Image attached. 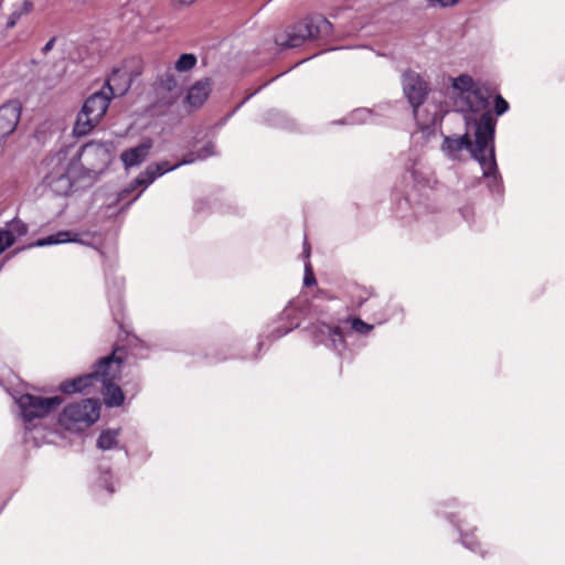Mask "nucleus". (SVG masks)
<instances>
[{"instance_id": "f257e3e1", "label": "nucleus", "mask_w": 565, "mask_h": 565, "mask_svg": "<svg viewBox=\"0 0 565 565\" xmlns=\"http://www.w3.org/2000/svg\"><path fill=\"white\" fill-rule=\"evenodd\" d=\"M107 145L103 142H89L82 148L63 147L43 161V183L57 195H71L82 186V180L94 171L83 166L82 158L98 157L105 164L109 159Z\"/></svg>"}, {"instance_id": "f03ea898", "label": "nucleus", "mask_w": 565, "mask_h": 565, "mask_svg": "<svg viewBox=\"0 0 565 565\" xmlns=\"http://www.w3.org/2000/svg\"><path fill=\"white\" fill-rule=\"evenodd\" d=\"M122 361V350L116 349L110 355L102 358L90 373L62 382L60 391L64 394L100 392L107 407H118L125 399L116 384Z\"/></svg>"}, {"instance_id": "7ed1b4c3", "label": "nucleus", "mask_w": 565, "mask_h": 565, "mask_svg": "<svg viewBox=\"0 0 565 565\" xmlns=\"http://www.w3.org/2000/svg\"><path fill=\"white\" fill-rule=\"evenodd\" d=\"M466 131L461 136H445L440 146L441 152L450 160L458 161L463 149L479 162L490 149L494 148L495 119L491 113L479 117L465 115Z\"/></svg>"}, {"instance_id": "20e7f679", "label": "nucleus", "mask_w": 565, "mask_h": 565, "mask_svg": "<svg viewBox=\"0 0 565 565\" xmlns=\"http://www.w3.org/2000/svg\"><path fill=\"white\" fill-rule=\"evenodd\" d=\"M130 86L127 73L115 70L103 88L86 98L74 125V135L86 136L106 114L111 98L122 95Z\"/></svg>"}, {"instance_id": "39448f33", "label": "nucleus", "mask_w": 565, "mask_h": 565, "mask_svg": "<svg viewBox=\"0 0 565 565\" xmlns=\"http://www.w3.org/2000/svg\"><path fill=\"white\" fill-rule=\"evenodd\" d=\"M402 86L404 95L413 107L414 117L420 128L422 136L431 134V128L441 120L444 109L441 106L427 104L422 108L429 92V83L426 77L413 70L402 74Z\"/></svg>"}, {"instance_id": "423d86ee", "label": "nucleus", "mask_w": 565, "mask_h": 565, "mask_svg": "<svg viewBox=\"0 0 565 565\" xmlns=\"http://www.w3.org/2000/svg\"><path fill=\"white\" fill-rule=\"evenodd\" d=\"M450 90L455 106L465 115L479 117L484 113H491L488 94L482 89L480 82L470 75L461 74L451 78Z\"/></svg>"}, {"instance_id": "0eeeda50", "label": "nucleus", "mask_w": 565, "mask_h": 565, "mask_svg": "<svg viewBox=\"0 0 565 565\" xmlns=\"http://www.w3.org/2000/svg\"><path fill=\"white\" fill-rule=\"evenodd\" d=\"M399 161L403 169V181L406 185L418 190H433L437 186L438 179L426 161L422 149L411 147L401 154Z\"/></svg>"}, {"instance_id": "6e6552de", "label": "nucleus", "mask_w": 565, "mask_h": 565, "mask_svg": "<svg viewBox=\"0 0 565 565\" xmlns=\"http://www.w3.org/2000/svg\"><path fill=\"white\" fill-rule=\"evenodd\" d=\"M100 416V403L96 398H86L66 405L58 415V424L72 433H79L94 425Z\"/></svg>"}, {"instance_id": "1a4fd4ad", "label": "nucleus", "mask_w": 565, "mask_h": 565, "mask_svg": "<svg viewBox=\"0 0 565 565\" xmlns=\"http://www.w3.org/2000/svg\"><path fill=\"white\" fill-rule=\"evenodd\" d=\"M331 31V23L322 15H311L292 25L285 33L278 34L276 43L284 47H298L306 40L327 35Z\"/></svg>"}, {"instance_id": "9d476101", "label": "nucleus", "mask_w": 565, "mask_h": 565, "mask_svg": "<svg viewBox=\"0 0 565 565\" xmlns=\"http://www.w3.org/2000/svg\"><path fill=\"white\" fill-rule=\"evenodd\" d=\"M215 154L213 142H206L199 151L189 152L180 162L169 166L167 161L149 164L129 185V191H134L141 186L142 190L148 188L157 178L172 171L181 166L190 164L199 160H205Z\"/></svg>"}, {"instance_id": "9b49d317", "label": "nucleus", "mask_w": 565, "mask_h": 565, "mask_svg": "<svg viewBox=\"0 0 565 565\" xmlns=\"http://www.w3.org/2000/svg\"><path fill=\"white\" fill-rule=\"evenodd\" d=\"M20 416L25 424H31L35 419H41L57 409L63 403L60 396H40L33 394H21L14 396Z\"/></svg>"}, {"instance_id": "f8f14e48", "label": "nucleus", "mask_w": 565, "mask_h": 565, "mask_svg": "<svg viewBox=\"0 0 565 565\" xmlns=\"http://www.w3.org/2000/svg\"><path fill=\"white\" fill-rule=\"evenodd\" d=\"M445 516L458 532L459 541L462 546L478 555H486L487 550L477 536L478 527L476 525L471 524L468 519L460 513L445 512Z\"/></svg>"}, {"instance_id": "ddd939ff", "label": "nucleus", "mask_w": 565, "mask_h": 565, "mask_svg": "<svg viewBox=\"0 0 565 565\" xmlns=\"http://www.w3.org/2000/svg\"><path fill=\"white\" fill-rule=\"evenodd\" d=\"M311 334L317 343L331 349L338 354H342L347 350V341L338 326L319 319L312 324Z\"/></svg>"}, {"instance_id": "4468645a", "label": "nucleus", "mask_w": 565, "mask_h": 565, "mask_svg": "<svg viewBox=\"0 0 565 565\" xmlns=\"http://www.w3.org/2000/svg\"><path fill=\"white\" fill-rule=\"evenodd\" d=\"M478 163L482 170L483 178L488 180L489 191L494 195H501L503 191L502 178L498 170L494 148L490 149L486 157H481Z\"/></svg>"}, {"instance_id": "2eb2a0df", "label": "nucleus", "mask_w": 565, "mask_h": 565, "mask_svg": "<svg viewBox=\"0 0 565 565\" xmlns=\"http://www.w3.org/2000/svg\"><path fill=\"white\" fill-rule=\"evenodd\" d=\"M152 145V140L150 138H146L137 147L122 151L120 159L125 168L129 169L140 166L149 156Z\"/></svg>"}, {"instance_id": "dca6fc26", "label": "nucleus", "mask_w": 565, "mask_h": 565, "mask_svg": "<svg viewBox=\"0 0 565 565\" xmlns=\"http://www.w3.org/2000/svg\"><path fill=\"white\" fill-rule=\"evenodd\" d=\"M279 321L286 322L282 326H278L273 330V337L275 339L281 338L289 333L294 328L299 326V317L297 315L296 303L290 301L281 311Z\"/></svg>"}, {"instance_id": "f3484780", "label": "nucleus", "mask_w": 565, "mask_h": 565, "mask_svg": "<svg viewBox=\"0 0 565 565\" xmlns=\"http://www.w3.org/2000/svg\"><path fill=\"white\" fill-rule=\"evenodd\" d=\"M64 243H78L87 245V243L81 238L79 233L73 231H60L55 234L49 235L43 238H39L33 246L43 247L50 245H57Z\"/></svg>"}, {"instance_id": "a211bd4d", "label": "nucleus", "mask_w": 565, "mask_h": 565, "mask_svg": "<svg viewBox=\"0 0 565 565\" xmlns=\"http://www.w3.org/2000/svg\"><path fill=\"white\" fill-rule=\"evenodd\" d=\"M210 94V85L207 81H200L190 87L186 95V103L191 107H200Z\"/></svg>"}, {"instance_id": "6ab92c4d", "label": "nucleus", "mask_w": 565, "mask_h": 565, "mask_svg": "<svg viewBox=\"0 0 565 565\" xmlns=\"http://www.w3.org/2000/svg\"><path fill=\"white\" fill-rule=\"evenodd\" d=\"M120 428H107L100 431L96 446L100 450H113L119 447Z\"/></svg>"}, {"instance_id": "aec40b11", "label": "nucleus", "mask_w": 565, "mask_h": 565, "mask_svg": "<svg viewBox=\"0 0 565 565\" xmlns=\"http://www.w3.org/2000/svg\"><path fill=\"white\" fill-rule=\"evenodd\" d=\"M13 10L8 17L7 28H13L22 15L31 11L32 4L28 0H17L13 4Z\"/></svg>"}, {"instance_id": "412c9836", "label": "nucleus", "mask_w": 565, "mask_h": 565, "mask_svg": "<svg viewBox=\"0 0 565 565\" xmlns=\"http://www.w3.org/2000/svg\"><path fill=\"white\" fill-rule=\"evenodd\" d=\"M373 121V114L367 108H358L344 118V124L348 125H360Z\"/></svg>"}, {"instance_id": "4be33fe9", "label": "nucleus", "mask_w": 565, "mask_h": 565, "mask_svg": "<svg viewBox=\"0 0 565 565\" xmlns=\"http://www.w3.org/2000/svg\"><path fill=\"white\" fill-rule=\"evenodd\" d=\"M196 56L192 53H184L179 56L174 63V70L183 73L191 71L196 65Z\"/></svg>"}, {"instance_id": "5701e85b", "label": "nucleus", "mask_w": 565, "mask_h": 565, "mask_svg": "<svg viewBox=\"0 0 565 565\" xmlns=\"http://www.w3.org/2000/svg\"><path fill=\"white\" fill-rule=\"evenodd\" d=\"M96 488L106 490L109 494L115 492L114 478L109 470H100L96 480Z\"/></svg>"}, {"instance_id": "b1692460", "label": "nucleus", "mask_w": 565, "mask_h": 565, "mask_svg": "<svg viewBox=\"0 0 565 565\" xmlns=\"http://www.w3.org/2000/svg\"><path fill=\"white\" fill-rule=\"evenodd\" d=\"M347 322L350 324L352 331L361 334V335H367L372 332L374 329L373 324L366 323L360 318H349Z\"/></svg>"}, {"instance_id": "393cba45", "label": "nucleus", "mask_w": 565, "mask_h": 565, "mask_svg": "<svg viewBox=\"0 0 565 565\" xmlns=\"http://www.w3.org/2000/svg\"><path fill=\"white\" fill-rule=\"evenodd\" d=\"M159 86L168 92H178L179 81L174 77L172 73L167 72L159 78Z\"/></svg>"}, {"instance_id": "a878e982", "label": "nucleus", "mask_w": 565, "mask_h": 565, "mask_svg": "<svg viewBox=\"0 0 565 565\" xmlns=\"http://www.w3.org/2000/svg\"><path fill=\"white\" fill-rule=\"evenodd\" d=\"M3 231H10L12 232L14 239L19 236H23L28 232V226L25 223H23L21 220H13L11 223L7 225L6 228H2Z\"/></svg>"}, {"instance_id": "bb28decb", "label": "nucleus", "mask_w": 565, "mask_h": 565, "mask_svg": "<svg viewBox=\"0 0 565 565\" xmlns=\"http://www.w3.org/2000/svg\"><path fill=\"white\" fill-rule=\"evenodd\" d=\"M14 243V236L10 231L0 230V254Z\"/></svg>"}, {"instance_id": "cd10ccee", "label": "nucleus", "mask_w": 565, "mask_h": 565, "mask_svg": "<svg viewBox=\"0 0 565 565\" xmlns=\"http://www.w3.org/2000/svg\"><path fill=\"white\" fill-rule=\"evenodd\" d=\"M509 109L508 102L501 96L497 95L494 99V111L498 116L503 115Z\"/></svg>"}, {"instance_id": "c85d7f7f", "label": "nucleus", "mask_w": 565, "mask_h": 565, "mask_svg": "<svg viewBox=\"0 0 565 565\" xmlns=\"http://www.w3.org/2000/svg\"><path fill=\"white\" fill-rule=\"evenodd\" d=\"M459 214L461 217L471 226V223L475 217V211L471 205H465L459 209Z\"/></svg>"}, {"instance_id": "c756f323", "label": "nucleus", "mask_w": 565, "mask_h": 565, "mask_svg": "<svg viewBox=\"0 0 565 565\" xmlns=\"http://www.w3.org/2000/svg\"><path fill=\"white\" fill-rule=\"evenodd\" d=\"M429 7L447 8L456 6L460 0H426Z\"/></svg>"}, {"instance_id": "7c9ffc66", "label": "nucleus", "mask_w": 565, "mask_h": 565, "mask_svg": "<svg viewBox=\"0 0 565 565\" xmlns=\"http://www.w3.org/2000/svg\"><path fill=\"white\" fill-rule=\"evenodd\" d=\"M316 284V277L313 275V271L311 269L310 264L305 265V277H303V285L307 287H310Z\"/></svg>"}, {"instance_id": "2f4dec72", "label": "nucleus", "mask_w": 565, "mask_h": 565, "mask_svg": "<svg viewBox=\"0 0 565 565\" xmlns=\"http://www.w3.org/2000/svg\"><path fill=\"white\" fill-rule=\"evenodd\" d=\"M55 40H56L55 38H52L51 40H49L46 42V44L43 46V50H42L43 53H47L53 49Z\"/></svg>"}, {"instance_id": "473e14b6", "label": "nucleus", "mask_w": 565, "mask_h": 565, "mask_svg": "<svg viewBox=\"0 0 565 565\" xmlns=\"http://www.w3.org/2000/svg\"><path fill=\"white\" fill-rule=\"evenodd\" d=\"M457 501L455 499L452 500H449L445 503L441 504V508L444 509H449V508H452L454 505H456Z\"/></svg>"}, {"instance_id": "72a5a7b5", "label": "nucleus", "mask_w": 565, "mask_h": 565, "mask_svg": "<svg viewBox=\"0 0 565 565\" xmlns=\"http://www.w3.org/2000/svg\"><path fill=\"white\" fill-rule=\"evenodd\" d=\"M303 254L306 255V257L309 256V249L307 247L305 248Z\"/></svg>"}]
</instances>
